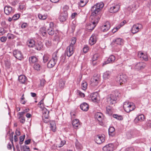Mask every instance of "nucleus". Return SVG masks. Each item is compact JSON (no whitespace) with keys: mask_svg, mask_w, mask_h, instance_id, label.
I'll return each instance as SVG.
<instances>
[{"mask_svg":"<svg viewBox=\"0 0 151 151\" xmlns=\"http://www.w3.org/2000/svg\"><path fill=\"white\" fill-rule=\"evenodd\" d=\"M109 134L110 136L113 137L115 134V129L114 127H110L108 129Z\"/></svg>","mask_w":151,"mask_h":151,"instance_id":"b1692460","label":"nucleus"},{"mask_svg":"<svg viewBox=\"0 0 151 151\" xmlns=\"http://www.w3.org/2000/svg\"><path fill=\"white\" fill-rule=\"evenodd\" d=\"M28 25V24L26 23H23L21 26V28L22 29L25 28Z\"/></svg>","mask_w":151,"mask_h":151,"instance_id":"e2e57ef3","label":"nucleus"},{"mask_svg":"<svg viewBox=\"0 0 151 151\" xmlns=\"http://www.w3.org/2000/svg\"><path fill=\"white\" fill-rule=\"evenodd\" d=\"M125 151H134V149L133 147H130L126 149Z\"/></svg>","mask_w":151,"mask_h":151,"instance_id":"774afa93","label":"nucleus"},{"mask_svg":"<svg viewBox=\"0 0 151 151\" xmlns=\"http://www.w3.org/2000/svg\"><path fill=\"white\" fill-rule=\"evenodd\" d=\"M43 47V44L40 41H38L36 45L35 46V49L38 50H42Z\"/></svg>","mask_w":151,"mask_h":151,"instance_id":"cd10ccee","label":"nucleus"},{"mask_svg":"<svg viewBox=\"0 0 151 151\" xmlns=\"http://www.w3.org/2000/svg\"><path fill=\"white\" fill-rule=\"evenodd\" d=\"M95 117L98 121L100 125H102L103 124L102 120L104 116L102 113L99 112L96 113L95 115Z\"/></svg>","mask_w":151,"mask_h":151,"instance_id":"1a4fd4ad","label":"nucleus"},{"mask_svg":"<svg viewBox=\"0 0 151 151\" xmlns=\"http://www.w3.org/2000/svg\"><path fill=\"white\" fill-rule=\"evenodd\" d=\"M54 23L51 22L49 24V27L47 29V31L49 35H52L55 33L54 29Z\"/></svg>","mask_w":151,"mask_h":151,"instance_id":"9b49d317","label":"nucleus"},{"mask_svg":"<svg viewBox=\"0 0 151 151\" xmlns=\"http://www.w3.org/2000/svg\"><path fill=\"white\" fill-rule=\"evenodd\" d=\"M127 79V77L126 75L122 74L118 75L116 80V81L121 85L122 84L125 83L126 82Z\"/></svg>","mask_w":151,"mask_h":151,"instance_id":"20e7f679","label":"nucleus"},{"mask_svg":"<svg viewBox=\"0 0 151 151\" xmlns=\"http://www.w3.org/2000/svg\"><path fill=\"white\" fill-rule=\"evenodd\" d=\"M68 12H62L59 17V19L61 22L65 21L67 19Z\"/></svg>","mask_w":151,"mask_h":151,"instance_id":"a211bd4d","label":"nucleus"},{"mask_svg":"<svg viewBox=\"0 0 151 151\" xmlns=\"http://www.w3.org/2000/svg\"><path fill=\"white\" fill-rule=\"evenodd\" d=\"M43 62L44 63L47 62L48 60L49 55H44L43 56Z\"/></svg>","mask_w":151,"mask_h":151,"instance_id":"de8ad7c7","label":"nucleus"},{"mask_svg":"<svg viewBox=\"0 0 151 151\" xmlns=\"http://www.w3.org/2000/svg\"><path fill=\"white\" fill-rule=\"evenodd\" d=\"M13 55L16 58L19 60H21L23 58L22 53L18 50H15L14 51Z\"/></svg>","mask_w":151,"mask_h":151,"instance_id":"2eb2a0df","label":"nucleus"},{"mask_svg":"<svg viewBox=\"0 0 151 151\" xmlns=\"http://www.w3.org/2000/svg\"><path fill=\"white\" fill-rule=\"evenodd\" d=\"M88 0H81L80 5L81 6H84L88 2Z\"/></svg>","mask_w":151,"mask_h":151,"instance_id":"37998d69","label":"nucleus"},{"mask_svg":"<svg viewBox=\"0 0 151 151\" xmlns=\"http://www.w3.org/2000/svg\"><path fill=\"white\" fill-rule=\"evenodd\" d=\"M105 137L104 135H98L95 136V141L96 143L100 144L104 141Z\"/></svg>","mask_w":151,"mask_h":151,"instance_id":"0eeeda50","label":"nucleus"},{"mask_svg":"<svg viewBox=\"0 0 151 151\" xmlns=\"http://www.w3.org/2000/svg\"><path fill=\"white\" fill-rule=\"evenodd\" d=\"M35 41L34 40L31 39L27 40V45L29 47H33L35 46Z\"/></svg>","mask_w":151,"mask_h":151,"instance_id":"a878e982","label":"nucleus"},{"mask_svg":"<svg viewBox=\"0 0 151 151\" xmlns=\"http://www.w3.org/2000/svg\"><path fill=\"white\" fill-rule=\"evenodd\" d=\"M29 63H37V58L35 56H32L30 57L29 58Z\"/></svg>","mask_w":151,"mask_h":151,"instance_id":"c9c22d12","label":"nucleus"},{"mask_svg":"<svg viewBox=\"0 0 151 151\" xmlns=\"http://www.w3.org/2000/svg\"><path fill=\"white\" fill-rule=\"evenodd\" d=\"M65 80L63 79H60L59 82V86L60 88L61 89H63L65 85Z\"/></svg>","mask_w":151,"mask_h":151,"instance_id":"c85d7f7f","label":"nucleus"},{"mask_svg":"<svg viewBox=\"0 0 151 151\" xmlns=\"http://www.w3.org/2000/svg\"><path fill=\"white\" fill-rule=\"evenodd\" d=\"M27 80L26 77L23 75H21L19 76L18 77L19 81L21 83H24Z\"/></svg>","mask_w":151,"mask_h":151,"instance_id":"c756f323","label":"nucleus"},{"mask_svg":"<svg viewBox=\"0 0 151 151\" xmlns=\"http://www.w3.org/2000/svg\"><path fill=\"white\" fill-rule=\"evenodd\" d=\"M120 6V4L119 3L113 4L109 8V11L111 13H116L119 11Z\"/></svg>","mask_w":151,"mask_h":151,"instance_id":"7ed1b4c3","label":"nucleus"},{"mask_svg":"<svg viewBox=\"0 0 151 151\" xmlns=\"http://www.w3.org/2000/svg\"><path fill=\"white\" fill-rule=\"evenodd\" d=\"M34 68L38 71L40 70V65L38 64H37V63H36L34 64Z\"/></svg>","mask_w":151,"mask_h":151,"instance_id":"49530a36","label":"nucleus"},{"mask_svg":"<svg viewBox=\"0 0 151 151\" xmlns=\"http://www.w3.org/2000/svg\"><path fill=\"white\" fill-rule=\"evenodd\" d=\"M55 35L54 37L53 40L57 42H59L60 39V34L59 32L56 31L55 33Z\"/></svg>","mask_w":151,"mask_h":151,"instance_id":"f704fd0d","label":"nucleus"},{"mask_svg":"<svg viewBox=\"0 0 151 151\" xmlns=\"http://www.w3.org/2000/svg\"><path fill=\"white\" fill-rule=\"evenodd\" d=\"M111 107L109 106L107 107L106 108V113L109 115H111L112 114V111Z\"/></svg>","mask_w":151,"mask_h":151,"instance_id":"c03bdc74","label":"nucleus"},{"mask_svg":"<svg viewBox=\"0 0 151 151\" xmlns=\"http://www.w3.org/2000/svg\"><path fill=\"white\" fill-rule=\"evenodd\" d=\"M75 48L71 46H68L67 47L65 53L67 56L70 57L72 56L74 51Z\"/></svg>","mask_w":151,"mask_h":151,"instance_id":"9d476101","label":"nucleus"},{"mask_svg":"<svg viewBox=\"0 0 151 151\" xmlns=\"http://www.w3.org/2000/svg\"><path fill=\"white\" fill-rule=\"evenodd\" d=\"M99 76L96 75L94 76L93 78L91 79V84L93 86L97 85L99 81Z\"/></svg>","mask_w":151,"mask_h":151,"instance_id":"ddd939ff","label":"nucleus"},{"mask_svg":"<svg viewBox=\"0 0 151 151\" xmlns=\"http://www.w3.org/2000/svg\"><path fill=\"white\" fill-rule=\"evenodd\" d=\"M56 63L55 61L51 59L47 63V67L50 68H52L55 65Z\"/></svg>","mask_w":151,"mask_h":151,"instance_id":"72a5a7b5","label":"nucleus"},{"mask_svg":"<svg viewBox=\"0 0 151 151\" xmlns=\"http://www.w3.org/2000/svg\"><path fill=\"white\" fill-rule=\"evenodd\" d=\"M65 140L61 141V142L60 144V145L58 147H62L65 143Z\"/></svg>","mask_w":151,"mask_h":151,"instance_id":"69168bd1","label":"nucleus"},{"mask_svg":"<svg viewBox=\"0 0 151 151\" xmlns=\"http://www.w3.org/2000/svg\"><path fill=\"white\" fill-rule=\"evenodd\" d=\"M25 113V112L24 111L20 112H19V118H21V117H23V115Z\"/></svg>","mask_w":151,"mask_h":151,"instance_id":"680f3d73","label":"nucleus"},{"mask_svg":"<svg viewBox=\"0 0 151 151\" xmlns=\"http://www.w3.org/2000/svg\"><path fill=\"white\" fill-rule=\"evenodd\" d=\"M145 116L143 114H140L137 116L134 120V122L137 123L138 122L144 121Z\"/></svg>","mask_w":151,"mask_h":151,"instance_id":"4be33fe9","label":"nucleus"},{"mask_svg":"<svg viewBox=\"0 0 151 151\" xmlns=\"http://www.w3.org/2000/svg\"><path fill=\"white\" fill-rule=\"evenodd\" d=\"M146 66V64L143 62L137 63L134 67V68L138 70L143 69Z\"/></svg>","mask_w":151,"mask_h":151,"instance_id":"dca6fc26","label":"nucleus"},{"mask_svg":"<svg viewBox=\"0 0 151 151\" xmlns=\"http://www.w3.org/2000/svg\"><path fill=\"white\" fill-rule=\"evenodd\" d=\"M98 57V56L97 54H95L93 55L92 58L93 64V65H96V63H94V62L97 59Z\"/></svg>","mask_w":151,"mask_h":151,"instance_id":"09e8293b","label":"nucleus"},{"mask_svg":"<svg viewBox=\"0 0 151 151\" xmlns=\"http://www.w3.org/2000/svg\"><path fill=\"white\" fill-rule=\"evenodd\" d=\"M117 98L116 96L112 94L108 95L107 98V102L109 104H113L116 103Z\"/></svg>","mask_w":151,"mask_h":151,"instance_id":"423d86ee","label":"nucleus"},{"mask_svg":"<svg viewBox=\"0 0 151 151\" xmlns=\"http://www.w3.org/2000/svg\"><path fill=\"white\" fill-rule=\"evenodd\" d=\"M57 53L58 52L56 51L53 53L52 55V58L51 59L52 60L55 61V62H56L58 58V56Z\"/></svg>","mask_w":151,"mask_h":151,"instance_id":"4c0bfd02","label":"nucleus"},{"mask_svg":"<svg viewBox=\"0 0 151 151\" xmlns=\"http://www.w3.org/2000/svg\"><path fill=\"white\" fill-rule=\"evenodd\" d=\"M50 128L53 132H55L56 131V127L54 121H51L50 122Z\"/></svg>","mask_w":151,"mask_h":151,"instance_id":"2f4dec72","label":"nucleus"},{"mask_svg":"<svg viewBox=\"0 0 151 151\" xmlns=\"http://www.w3.org/2000/svg\"><path fill=\"white\" fill-rule=\"evenodd\" d=\"M80 108L81 109L84 111H87L88 110L89 106L88 105L87 103H83L81 104Z\"/></svg>","mask_w":151,"mask_h":151,"instance_id":"393cba45","label":"nucleus"},{"mask_svg":"<svg viewBox=\"0 0 151 151\" xmlns=\"http://www.w3.org/2000/svg\"><path fill=\"white\" fill-rule=\"evenodd\" d=\"M38 17L41 20H45L48 17V15L47 13H40L37 14Z\"/></svg>","mask_w":151,"mask_h":151,"instance_id":"aec40b11","label":"nucleus"},{"mask_svg":"<svg viewBox=\"0 0 151 151\" xmlns=\"http://www.w3.org/2000/svg\"><path fill=\"white\" fill-rule=\"evenodd\" d=\"M20 119V122L22 124H24L25 121V118L24 117H21V118H19Z\"/></svg>","mask_w":151,"mask_h":151,"instance_id":"bf43d9fd","label":"nucleus"},{"mask_svg":"<svg viewBox=\"0 0 151 151\" xmlns=\"http://www.w3.org/2000/svg\"><path fill=\"white\" fill-rule=\"evenodd\" d=\"M111 72L110 71H106L104 73L103 75V78L104 79L109 78L111 76Z\"/></svg>","mask_w":151,"mask_h":151,"instance_id":"7c9ffc66","label":"nucleus"},{"mask_svg":"<svg viewBox=\"0 0 151 151\" xmlns=\"http://www.w3.org/2000/svg\"><path fill=\"white\" fill-rule=\"evenodd\" d=\"M69 6L67 5L63 7V11L62 12H67V10L69 9Z\"/></svg>","mask_w":151,"mask_h":151,"instance_id":"5fc2aeb1","label":"nucleus"},{"mask_svg":"<svg viewBox=\"0 0 151 151\" xmlns=\"http://www.w3.org/2000/svg\"><path fill=\"white\" fill-rule=\"evenodd\" d=\"M123 107L125 111L127 113L132 111L134 108V106L132 103L124 102Z\"/></svg>","mask_w":151,"mask_h":151,"instance_id":"f03ea898","label":"nucleus"},{"mask_svg":"<svg viewBox=\"0 0 151 151\" xmlns=\"http://www.w3.org/2000/svg\"><path fill=\"white\" fill-rule=\"evenodd\" d=\"M83 52L84 53H86L88 50V47L87 45H85L83 49Z\"/></svg>","mask_w":151,"mask_h":151,"instance_id":"864d4df0","label":"nucleus"},{"mask_svg":"<svg viewBox=\"0 0 151 151\" xmlns=\"http://www.w3.org/2000/svg\"><path fill=\"white\" fill-rule=\"evenodd\" d=\"M114 145L112 143L106 145L103 148V151H113L114 150Z\"/></svg>","mask_w":151,"mask_h":151,"instance_id":"f8f14e48","label":"nucleus"},{"mask_svg":"<svg viewBox=\"0 0 151 151\" xmlns=\"http://www.w3.org/2000/svg\"><path fill=\"white\" fill-rule=\"evenodd\" d=\"M113 116L119 120H122L123 119V118L121 116L118 115L116 114H114Z\"/></svg>","mask_w":151,"mask_h":151,"instance_id":"a18cd8bd","label":"nucleus"},{"mask_svg":"<svg viewBox=\"0 0 151 151\" xmlns=\"http://www.w3.org/2000/svg\"><path fill=\"white\" fill-rule=\"evenodd\" d=\"M110 27V23L107 22L103 26L101 27V31L105 32L108 31Z\"/></svg>","mask_w":151,"mask_h":151,"instance_id":"f3484780","label":"nucleus"},{"mask_svg":"<svg viewBox=\"0 0 151 151\" xmlns=\"http://www.w3.org/2000/svg\"><path fill=\"white\" fill-rule=\"evenodd\" d=\"M127 137L128 139H130L134 136L133 131H129L127 132L126 134Z\"/></svg>","mask_w":151,"mask_h":151,"instance_id":"e433bc0d","label":"nucleus"},{"mask_svg":"<svg viewBox=\"0 0 151 151\" xmlns=\"http://www.w3.org/2000/svg\"><path fill=\"white\" fill-rule=\"evenodd\" d=\"M142 28V26L141 24H134L131 29L132 32L134 34L140 31Z\"/></svg>","mask_w":151,"mask_h":151,"instance_id":"39448f33","label":"nucleus"},{"mask_svg":"<svg viewBox=\"0 0 151 151\" xmlns=\"http://www.w3.org/2000/svg\"><path fill=\"white\" fill-rule=\"evenodd\" d=\"M87 83L85 81H83L81 84V87L82 89L83 90H86L87 88Z\"/></svg>","mask_w":151,"mask_h":151,"instance_id":"79ce46f5","label":"nucleus"},{"mask_svg":"<svg viewBox=\"0 0 151 151\" xmlns=\"http://www.w3.org/2000/svg\"><path fill=\"white\" fill-rule=\"evenodd\" d=\"M138 56L141 59V60L147 61L148 60V57L146 54L143 53L141 52H139L138 53Z\"/></svg>","mask_w":151,"mask_h":151,"instance_id":"412c9836","label":"nucleus"},{"mask_svg":"<svg viewBox=\"0 0 151 151\" xmlns=\"http://www.w3.org/2000/svg\"><path fill=\"white\" fill-rule=\"evenodd\" d=\"M115 44L118 45H121L123 43V40L120 38H117L113 41Z\"/></svg>","mask_w":151,"mask_h":151,"instance_id":"58836bf2","label":"nucleus"},{"mask_svg":"<svg viewBox=\"0 0 151 151\" xmlns=\"http://www.w3.org/2000/svg\"><path fill=\"white\" fill-rule=\"evenodd\" d=\"M46 31L45 27L41 28L40 30V34L42 35L43 36H45L47 34Z\"/></svg>","mask_w":151,"mask_h":151,"instance_id":"ea45409f","label":"nucleus"},{"mask_svg":"<svg viewBox=\"0 0 151 151\" xmlns=\"http://www.w3.org/2000/svg\"><path fill=\"white\" fill-rule=\"evenodd\" d=\"M72 124L74 128L76 129H77L78 127L80 125L79 120L76 119L73 121Z\"/></svg>","mask_w":151,"mask_h":151,"instance_id":"bb28decb","label":"nucleus"},{"mask_svg":"<svg viewBox=\"0 0 151 151\" xmlns=\"http://www.w3.org/2000/svg\"><path fill=\"white\" fill-rule=\"evenodd\" d=\"M8 38L9 39H13L15 37V36L12 34H8Z\"/></svg>","mask_w":151,"mask_h":151,"instance_id":"4d7b16f0","label":"nucleus"},{"mask_svg":"<svg viewBox=\"0 0 151 151\" xmlns=\"http://www.w3.org/2000/svg\"><path fill=\"white\" fill-rule=\"evenodd\" d=\"M98 35L96 34H93L90 37L89 43L91 45L94 44L96 42Z\"/></svg>","mask_w":151,"mask_h":151,"instance_id":"6e6552de","label":"nucleus"},{"mask_svg":"<svg viewBox=\"0 0 151 151\" xmlns=\"http://www.w3.org/2000/svg\"><path fill=\"white\" fill-rule=\"evenodd\" d=\"M115 59V57L113 55H111L108 58L107 60L105 61L103 63V65L104 66L105 65L110 63H112L114 62Z\"/></svg>","mask_w":151,"mask_h":151,"instance_id":"6ab92c4d","label":"nucleus"},{"mask_svg":"<svg viewBox=\"0 0 151 151\" xmlns=\"http://www.w3.org/2000/svg\"><path fill=\"white\" fill-rule=\"evenodd\" d=\"M46 81L44 79H42L40 80V85L41 86H44Z\"/></svg>","mask_w":151,"mask_h":151,"instance_id":"0e129e2a","label":"nucleus"},{"mask_svg":"<svg viewBox=\"0 0 151 151\" xmlns=\"http://www.w3.org/2000/svg\"><path fill=\"white\" fill-rule=\"evenodd\" d=\"M104 6V4L102 2L97 3L91 7V18L92 19V24L91 25L92 26V29L94 28L98 24L100 19V16H99L101 11Z\"/></svg>","mask_w":151,"mask_h":151,"instance_id":"f257e3e1","label":"nucleus"},{"mask_svg":"<svg viewBox=\"0 0 151 151\" xmlns=\"http://www.w3.org/2000/svg\"><path fill=\"white\" fill-rule=\"evenodd\" d=\"M76 38L75 37H73L71 38L69 46H71L72 47L75 48V45L76 42Z\"/></svg>","mask_w":151,"mask_h":151,"instance_id":"a19ab883","label":"nucleus"},{"mask_svg":"<svg viewBox=\"0 0 151 151\" xmlns=\"http://www.w3.org/2000/svg\"><path fill=\"white\" fill-rule=\"evenodd\" d=\"M98 93L97 92L93 93L90 96L91 100L94 102H96L98 99Z\"/></svg>","mask_w":151,"mask_h":151,"instance_id":"5701e85b","label":"nucleus"},{"mask_svg":"<svg viewBox=\"0 0 151 151\" xmlns=\"http://www.w3.org/2000/svg\"><path fill=\"white\" fill-rule=\"evenodd\" d=\"M49 111L46 108H44L43 110L42 117L49 118Z\"/></svg>","mask_w":151,"mask_h":151,"instance_id":"473e14b6","label":"nucleus"},{"mask_svg":"<svg viewBox=\"0 0 151 151\" xmlns=\"http://www.w3.org/2000/svg\"><path fill=\"white\" fill-rule=\"evenodd\" d=\"M5 32L4 29L3 28L0 27V35H3Z\"/></svg>","mask_w":151,"mask_h":151,"instance_id":"13d9d810","label":"nucleus"},{"mask_svg":"<svg viewBox=\"0 0 151 151\" xmlns=\"http://www.w3.org/2000/svg\"><path fill=\"white\" fill-rule=\"evenodd\" d=\"M20 15L19 14H14L12 17V19L14 20H17L20 17Z\"/></svg>","mask_w":151,"mask_h":151,"instance_id":"3c124183","label":"nucleus"},{"mask_svg":"<svg viewBox=\"0 0 151 151\" xmlns=\"http://www.w3.org/2000/svg\"><path fill=\"white\" fill-rule=\"evenodd\" d=\"M44 98L42 99L39 102L38 105H39V107L42 109L44 106Z\"/></svg>","mask_w":151,"mask_h":151,"instance_id":"8fccbe9b","label":"nucleus"},{"mask_svg":"<svg viewBox=\"0 0 151 151\" xmlns=\"http://www.w3.org/2000/svg\"><path fill=\"white\" fill-rule=\"evenodd\" d=\"M23 148L24 151H29V148L28 146L26 145L23 146Z\"/></svg>","mask_w":151,"mask_h":151,"instance_id":"6e6d98bb","label":"nucleus"},{"mask_svg":"<svg viewBox=\"0 0 151 151\" xmlns=\"http://www.w3.org/2000/svg\"><path fill=\"white\" fill-rule=\"evenodd\" d=\"M77 93L81 97H84L85 96V94L84 93H82L80 91H78Z\"/></svg>","mask_w":151,"mask_h":151,"instance_id":"052dcab7","label":"nucleus"},{"mask_svg":"<svg viewBox=\"0 0 151 151\" xmlns=\"http://www.w3.org/2000/svg\"><path fill=\"white\" fill-rule=\"evenodd\" d=\"M14 132H12L11 133L10 138V139L11 141V142L13 145V134Z\"/></svg>","mask_w":151,"mask_h":151,"instance_id":"603ef678","label":"nucleus"},{"mask_svg":"<svg viewBox=\"0 0 151 151\" xmlns=\"http://www.w3.org/2000/svg\"><path fill=\"white\" fill-rule=\"evenodd\" d=\"M4 13L7 15L12 14L14 12L12 8L9 6H6L4 8Z\"/></svg>","mask_w":151,"mask_h":151,"instance_id":"4468645a","label":"nucleus"},{"mask_svg":"<svg viewBox=\"0 0 151 151\" xmlns=\"http://www.w3.org/2000/svg\"><path fill=\"white\" fill-rule=\"evenodd\" d=\"M120 27H116V28H114L112 30V32L113 33H114L116 32L118 30L119 28Z\"/></svg>","mask_w":151,"mask_h":151,"instance_id":"338daca9","label":"nucleus"}]
</instances>
